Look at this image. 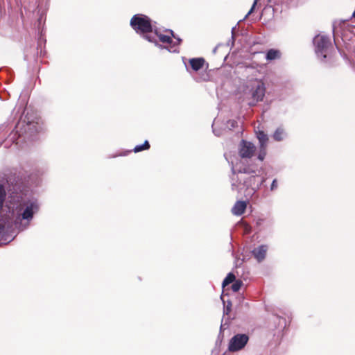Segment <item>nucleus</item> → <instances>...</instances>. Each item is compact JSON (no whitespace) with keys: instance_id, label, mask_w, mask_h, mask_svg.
Segmentation results:
<instances>
[{"instance_id":"9d476101","label":"nucleus","mask_w":355,"mask_h":355,"mask_svg":"<svg viewBox=\"0 0 355 355\" xmlns=\"http://www.w3.org/2000/svg\"><path fill=\"white\" fill-rule=\"evenodd\" d=\"M282 57V52L277 49H269L266 54V59L267 61H272L275 60L280 59Z\"/></svg>"},{"instance_id":"2f4dec72","label":"nucleus","mask_w":355,"mask_h":355,"mask_svg":"<svg viewBox=\"0 0 355 355\" xmlns=\"http://www.w3.org/2000/svg\"><path fill=\"white\" fill-rule=\"evenodd\" d=\"M353 17H355V11H354V13H353Z\"/></svg>"},{"instance_id":"473e14b6","label":"nucleus","mask_w":355,"mask_h":355,"mask_svg":"<svg viewBox=\"0 0 355 355\" xmlns=\"http://www.w3.org/2000/svg\"><path fill=\"white\" fill-rule=\"evenodd\" d=\"M245 209H246L247 208V203L246 202H245Z\"/></svg>"},{"instance_id":"ddd939ff","label":"nucleus","mask_w":355,"mask_h":355,"mask_svg":"<svg viewBox=\"0 0 355 355\" xmlns=\"http://www.w3.org/2000/svg\"><path fill=\"white\" fill-rule=\"evenodd\" d=\"M232 164V171L235 173H241L244 171V166L243 162L241 161L238 162L237 161H234V159L231 160Z\"/></svg>"},{"instance_id":"6e6552de","label":"nucleus","mask_w":355,"mask_h":355,"mask_svg":"<svg viewBox=\"0 0 355 355\" xmlns=\"http://www.w3.org/2000/svg\"><path fill=\"white\" fill-rule=\"evenodd\" d=\"M33 128H35V123L33 121H26V119H21L17 123L16 128L20 130H24V132L31 130Z\"/></svg>"},{"instance_id":"c756f323","label":"nucleus","mask_w":355,"mask_h":355,"mask_svg":"<svg viewBox=\"0 0 355 355\" xmlns=\"http://www.w3.org/2000/svg\"><path fill=\"white\" fill-rule=\"evenodd\" d=\"M170 33L171 34V35L175 37V35H174V33H173V31H170Z\"/></svg>"},{"instance_id":"7c9ffc66","label":"nucleus","mask_w":355,"mask_h":355,"mask_svg":"<svg viewBox=\"0 0 355 355\" xmlns=\"http://www.w3.org/2000/svg\"><path fill=\"white\" fill-rule=\"evenodd\" d=\"M243 129L242 128V131L240 132L241 135H243Z\"/></svg>"},{"instance_id":"a211bd4d","label":"nucleus","mask_w":355,"mask_h":355,"mask_svg":"<svg viewBox=\"0 0 355 355\" xmlns=\"http://www.w3.org/2000/svg\"><path fill=\"white\" fill-rule=\"evenodd\" d=\"M6 198V191L3 185L0 184V210L3 207V204Z\"/></svg>"},{"instance_id":"dca6fc26","label":"nucleus","mask_w":355,"mask_h":355,"mask_svg":"<svg viewBox=\"0 0 355 355\" xmlns=\"http://www.w3.org/2000/svg\"><path fill=\"white\" fill-rule=\"evenodd\" d=\"M155 33L157 35V37H159V40L161 42L165 43V44H171L172 43V38L171 36L158 33L157 31L155 32Z\"/></svg>"},{"instance_id":"f3484780","label":"nucleus","mask_w":355,"mask_h":355,"mask_svg":"<svg viewBox=\"0 0 355 355\" xmlns=\"http://www.w3.org/2000/svg\"><path fill=\"white\" fill-rule=\"evenodd\" d=\"M150 148V144L148 141H145L142 145H137L134 148L135 153H139L142 150H148Z\"/></svg>"},{"instance_id":"39448f33","label":"nucleus","mask_w":355,"mask_h":355,"mask_svg":"<svg viewBox=\"0 0 355 355\" xmlns=\"http://www.w3.org/2000/svg\"><path fill=\"white\" fill-rule=\"evenodd\" d=\"M255 133L259 143L257 157L260 161L262 162L263 161L267 153V147L269 138L263 130H256Z\"/></svg>"},{"instance_id":"20e7f679","label":"nucleus","mask_w":355,"mask_h":355,"mask_svg":"<svg viewBox=\"0 0 355 355\" xmlns=\"http://www.w3.org/2000/svg\"><path fill=\"white\" fill-rule=\"evenodd\" d=\"M248 87L250 88L248 93V105L254 106L259 101H261L265 96L266 87L264 83L259 80L251 81Z\"/></svg>"},{"instance_id":"4be33fe9","label":"nucleus","mask_w":355,"mask_h":355,"mask_svg":"<svg viewBox=\"0 0 355 355\" xmlns=\"http://www.w3.org/2000/svg\"><path fill=\"white\" fill-rule=\"evenodd\" d=\"M257 0H254V3H253V5H252V8H251V9H250V11H249V12H248L245 15V19L248 17V16L249 15H250V14L252 12L253 9H254V6H255L256 3H257Z\"/></svg>"},{"instance_id":"393cba45","label":"nucleus","mask_w":355,"mask_h":355,"mask_svg":"<svg viewBox=\"0 0 355 355\" xmlns=\"http://www.w3.org/2000/svg\"><path fill=\"white\" fill-rule=\"evenodd\" d=\"M251 231V227L245 223V234H249Z\"/></svg>"},{"instance_id":"b1692460","label":"nucleus","mask_w":355,"mask_h":355,"mask_svg":"<svg viewBox=\"0 0 355 355\" xmlns=\"http://www.w3.org/2000/svg\"><path fill=\"white\" fill-rule=\"evenodd\" d=\"M5 231V224L0 223V236L3 235Z\"/></svg>"},{"instance_id":"5701e85b","label":"nucleus","mask_w":355,"mask_h":355,"mask_svg":"<svg viewBox=\"0 0 355 355\" xmlns=\"http://www.w3.org/2000/svg\"><path fill=\"white\" fill-rule=\"evenodd\" d=\"M277 188V180H274L271 184L270 189L272 191Z\"/></svg>"},{"instance_id":"a878e982","label":"nucleus","mask_w":355,"mask_h":355,"mask_svg":"<svg viewBox=\"0 0 355 355\" xmlns=\"http://www.w3.org/2000/svg\"><path fill=\"white\" fill-rule=\"evenodd\" d=\"M257 179V178L255 176H251L249 178V181L252 182V181H255Z\"/></svg>"},{"instance_id":"c85d7f7f","label":"nucleus","mask_w":355,"mask_h":355,"mask_svg":"<svg viewBox=\"0 0 355 355\" xmlns=\"http://www.w3.org/2000/svg\"><path fill=\"white\" fill-rule=\"evenodd\" d=\"M248 341V336L247 335H245V345L247 344Z\"/></svg>"},{"instance_id":"bb28decb","label":"nucleus","mask_w":355,"mask_h":355,"mask_svg":"<svg viewBox=\"0 0 355 355\" xmlns=\"http://www.w3.org/2000/svg\"><path fill=\"white\" fill-rule=\"evenodd\" d=\"M257 53H258L257 52H253V53H252V58H254L257 55Z\"/></svg>"},{"instance_id":"2eb2a0df","label":"nucleus","mask_w":355,"mask_h":355,"mask_svg":"<svg viewBox=\"0 0 355 355\" xmlns=\"http://www.w3.org/2000/svg\"><path fill=\"white\" fill-rule=\"evenodd\" d=\"M234 281H236L235 275L233 273L230 272L223 282V288H225L226 286L233 283Z\"/></svg>"},{"instance_id":"4468645a","label":"nucleus","mask_w":355,"mask_h":355,"mask_svg":"<svg viewBox=\"0 0 355 355\" xmlns=\"http://www.w3.org/2000/svg\"><path fill=\"white\" fill-rule=\"evenodd\" d=\"M285 136V131L282 128H278L275 131L272 137L277 141H282Z\"/></svg>"},{"instance_id":"0eeeda50","label":"nucleus","mask_w":355,"mask_h":355,"mask_svg":"<svg viewBox=\"0 0 355 355\" xmlns=\"http://www.w3.org/2000/svg\"><path fill=\"white\" fill-rule=\"evenodd\" d=\"M189 63L191 66V68L194 71H198L207 66L208 67V63L206 62V60L203 58H194L189 60Z\"/></svg>"},{"instance_id":"aec40b11","label":"nucleus","mask_w":355,"mask_h":355,"mask_svg":"<svg viewBox=\"0 0 355 355\" xmlns=\"http://www.w3.org/2000/svg\"><path fill=\"white\" fill-rule=\"evenodd\" d=\"M242 286V282L241 280L234 281L232 285V289L234 292L239 291Z\"/></svg>"},{"instance_id":"7ed1b4c3","label":"nucleus","mask_w":355,"mask_h":355,"mask_svg":"<svg viewBox=\"0 0 355 355\" xmlns=\"http://www.w3.org/2000/svg\"><path fill=\"white\" fill-rule=\"evenodd\" d=\"M313 43L317 55L324 61L327 58L331 60L333 53L335 52L330 39L324 35H318L315 37Z\"/></svg>"},{"instance_id":"6ab92c4d","label":"nucleus","mask_w":355,"mask_h":355,"mask_svg":"<svg viewBox=\"0 0 355 355\" xmlns=\"http://www.w3.org/2000/svg\"><path fill=\"white\" fill-rule=\"evenodd\" d=\"M226 126L229 130L238 127V121L236 119H230L227 121Z\"/></svg>"},{"instance_id":"1a4fd4ad","label":"nucleus","mask_w":355,"mask_h":355,"mask_svg":"<svg viewBox=\"0 0 355 355\" xmlns=\"http://www.w3.org/2000/svg\"><path fill=\"white\" fill-rule=\"evenodd\" d=\"M267 252V247L266 245L259 246L252 251V254L258 261H261L264 259Z\"/></svg>"},{"instance_id":"423d86ee","label":"nucleus","mask_w":355,"mask_h":355,"mask_svg":"<svg viewBox=\"0 0 355 355\" xmlns=\"http://www.w3.org/2000/svg\"><path fill=\"white\" fill-rule=\"evenodd\" d=\"M244 347V334H236L233 336L228 345V351L235 352L242 349Z\"/></svg>"},{"instance_id":"9b49d317","label":"nucleus","mask_w":355,"mask_h":355,"mask_svg":"<svg viewBox=\"0 0 355 355\" xmlns=\"http://www.w3.org/2000/svg\"><path fill=\"white\" fill-rule=\"evenodd\" d=\"M232 212L234 215L240 216L244 213V201H237L232 209Z\"/></svg>"},{"instance_id":"f03ea898","label":"nucleus","mask_w":355,"mask_h":355,"mask_svg":"<svg viewBox=\"0 0 355 355\" xmlns=\"http://www.w3.org/2000/svg\"><path fill=\"white\" fill-rule=\"evenodd\" d=\"M130 25L139 34H143L144 39L153 42V39L147 35L153 31L151 19L146 15L142 14H136L130 19Z\"/></svg>"},{"instance_id":"cd10ccee","label":"nucleus","mask_w":355,"mask_h":355,"mask_svg":"<svg viewBox=\"0 0 355 355\" xmlns=\"http://www.w3.org/2000/svg\"><path fill=\"white\" fill-rule=\"evenodd\" d=\"M209 80V78H208V77H205V78H202V80H203V81H208Z\"/></svg>"},{"instance_id":"f257e3e1","label":"nucleus","mask_w":355,"mask_h":355,"mask_svg":"<svg viewBox=\"0 0 355 355\" xmlns=\"http://www.w3.org/2000/svg\"><path fill=\"white\" fill-rule=\"evenodd\" d=\"M10 203L13 205L12 212L15 216V223H18L22 220H31L34 215V212L37 209L35 202L26 199L21 194L12 196Z\"/></svg>"},{"instance_id":"f8f14e48","label":"nucleus","mask_w":355,"mask_h":355,"mask_svg":"<svg viewBox=\"0 0 355 355\" xmlns=\"http://www.w3.org/2000/svg\"><path fill=\"white\" fill-rule=\"evenodd\" d=\"M256 150L257 148L252 143L245 141V158L255 155Z\"/></svg>"},{"instance_id":"412c9836","label":"nucleus","mask_w":355,"mask_h":355,"mask_svg":"<svg viewBox=\"0 0 355 355\" xmlns=\"http://www.w3.org/2000/svg\"><path fill=\"white\" fill-rule=\"evenodd\" d=\"M239 156L244 158V139H241L239 144Z\"/></svg>"}]
</instances>
